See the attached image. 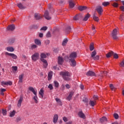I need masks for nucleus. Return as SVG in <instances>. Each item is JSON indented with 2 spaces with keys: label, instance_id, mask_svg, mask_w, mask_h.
<instances>
[{
  "label": "nucleus",
  "instance_id": "15",
  "mask_svg": "<svg viewBox=\"0 0 124 124\" xmlns=\"http://www.w3.org/2000/svg\"><path fill=\"white\" fill-rule=\"evenodd\" d=\"M83 18V16L81 14L78 15L74 17V19L77 20H80Z\"/></svg>",
  "mask_w": 124,
  "mask_h": 124
},
{
  "label": "nucleus",
  "instance_id": "32",
  "mask_svg": "<svg viewBox=\"0 0 124 124\" xmlns=\"http://www.w3.org/2000/svg\"><path fill=\"white\" fill-rule=\"evenodd\" d=\"M67 42H68V40L67 39H64L62 43V46H65L67 44Z\"/></svg>",
  "mask_w": 124,
  "mask_h": 124
},
{
  "label": "nucleus",
  "instance_id": "42",
  "mask_svg": "<svg viewBox=\"0 0 124 124\" xmlns=\"http://www.w3.org/2000/svg\"><path fill=\"white\" fill-rule=\"evenodd\" d=\"M93 19L94 21H96V22L98 21L99 20L98 17L95 16V14L93 15Z\"/></svg>",
  "mask_w": 124,
  "mask_h": 124
},
{
  "label": "nucleus",
  "instance_id": "27",
  "mask_svg": "<svg viewBox=\"0 0 124 124\" xmlns=\"http://www.w3.org/2000/svg\"><path fill=\"white\" fill-rule=\"evenodd\" d=\"M53 83L55 88H59V87H60V83H59V82L57 81L54 80Z\"/></svg>",
  "mask_w": 124,
  "mask_h": 124
},
{
  "label": "nucleus",
  "instance_id": "40",
  "mask_svg": "<svg viewBox=\"0 0 124 124\" xmlns=\"http://www.w3.org/2000/svg\"><path fill=\"white\" fill-rule=\"evenodd\" d=\"M95 55H96V51L94 50L92 53L91 57L93 58L94 57H95Z\"/></svg>",
  "mask_w": 124,
  "mask_h": 124
},
{
  "label": "nucleus",
  "instance_id": "7",
  "mask_svg": "<svg viewBox=\"0 0 124 124\" xmlns=\"http://www.w3.org/2000/svg\"><path fill=\"white\" fill-rule=\"evenodd\" d=\"M117 34H118V29H114L111 33L113 39H117V38H118V37H117Z\"/></svg>",
  "mask_w": 124,
  "mask_h": 124
},
{
  "label": "nucleus",
  "instance_id": "5",
  "mask_svg": "<svg viewBox=\"0 0 124 124\" xmlns=\"http://www.w3.org/2000/svg\"><path fill=\"white\" fill-rule=\"evenodd\" d=\"M31 58L32 62H36L39 59V53L37 52L35 53L32 55Z\"/></svg>",
  "mask_w": 124,
  "mask_h": 124
},
{
  "label": "nucleus",
  "instance_id": "26",
  "mask_svg": "<svg viewBox=\"0 0 124 124\" xmlns=\"http://www.w3.org/2000/svg\"><path fill=\"white\" fill-rule=\"evenodd\" d=\"M17 6H18V8H19V9H25V6H24L23 4H22L21 3H18Z\"/></svg>",
  "mask_w": 124,
  "mask_h": 124
},
{
  "label": "nucleus",
  "instance_id": "24",
  "mask_svg": "<svg viewBox=\"0 0 124 124\" xmlns=\"http://www.w3.org/2000/svg\"><path fill=\"white\" fill-rule=\"evenodd\" d=\"M74 93L71 92L70 93L69 95L66 97V99L67 100H70V99H71L72 96L73 95Z\"/></svg>",
  "mask_w": 124,
  "mask_h": 124
},
{
  "label": "nucleus",
  "instance_id": "46",
  "mask_svg": "<svg viewBox=\"0 0 124 124\" xmlns=\"http://www.w3.org/2000/svg\"><path fill=\"white\" fill-rule=\"evenodd\" d=\"M113 116H114V119H115L116 120H118L119 119V115H118V114L114 113Z\"/></svg>",
  "mask_w": 124,
  "mask_h": 124
},
{
  "label": "nucleus",
  "instance_id": "6",
  "mask_svg": "<svg viewBox=\"0 0 124 124\" xmlns=\"http://www.w3.org/2000/svg\"><path fill=\"white\" fill-rule=\"evenodd\" d=\"M5 55L11 57V58H12V59H13L14 60H17V59H18V57L17 56V55L15 54L14 53H9L7 52H6L5 53Z\"/></svg>",
  "mask_w": 124,
  "mask_h": 124
},
{
  "label": "nucleus",
  "instance_id": "3",
  "mask_svg": "<svg viewBox=\"0 0 124 124\" xmlns=\"http://www.w3.org/2000/svg\"><path fill=\"white\" fill-rule=\"evenodd\" d=\"M60 74L63 77L64 80H66V81L70 80V74L68 72H61Z\"/></svg>",
  "mask_w": 124,
  "mask_h": 124
},
{
  "label": "nucleus",
  "instance_id": "10",
  "mask_svg": "<svg viewBox=\"0 0 124 124\" xmlns=\"http://www.w3.org/2000/svg\"><path fill=\"white\" fill-rule=\"evenodd\" d=\"M78 115L79 118H81V119H85L86 118V115H85V114L83 113L82 111H80L78 112Z\"/></svg>",
  "mask_w": 124,
  "mask_h": 124
},
{
  "label": "nucleus",
  "instance_id": "34",
  "mask_svg": "<svg viewBox=\"0 0 124 124\" xmlns=\"http://www.w3.org/2000/svg\"><path fill=\"white\" fill-rule=\"evenodd\" d=\"M95 103H96L95 101H93L91 100L89 102L90 105H91V106H92L93 107V106H94V105H95Z\"/></svg>",
  "mask_w": 124,
  "mask_h": 124
},
{
  "label": "nucleus",
  "instance_id": "58",
  "mask_svg": "<svg viewBox=\"0 0 124 124\" xmlns=\"http://www.w3.org/2000/svg\"><path fill=\"white\" fill-rule=\"evenodd\" d=\"M63 121H64L65 122H67V121H68L67 118H66V117H63Z\"/></svg>",
  "mask_w": 124,
  "mask_h": 124
},
{
  "label": "nucleus",
  "instance_id": "50",
  "mask_svg": "<svg viewBox=\"0 0 124 124\" xmlns=\"http://www.w3.org/2000/svg\"><path fill=\"white\" fill-rule=\"evenodd\" d=\"M112 6H113L114 7H118L119 6V4H118V3L114 2L112 4Z\"/></svg>",
  "mask_w": 124,
  "mask_h": 124
},
{
  "label": "nucleus",
  "instance_id": "63",
  "mask_svg": "<svg viewBox=\"0 0 124 124\" xmlns=\"http://www.w3.org/2000/svg\"><path fill=\"white\" fill-rule=\"evenodd\" d=\"M71 31V28L70 27H68L66 31Z\"/></svg>",
  "mask_w": 124,
  "mask_h": 124
},
{
  "label": "nucleus",
  "instance_id": "16",
  "mask_svg": "<svg viewBox=\"0 0 124 124\" xmlns=\"http://www.w3.org/2000/svg\"><path fill=\"white\" fill-rule=\"evenodd\" d=\"M44 17L46 20H50L51 19V17L49 16V13L47 11L45 13Z\"/></svg>",
  "mask_w": 124,
  "mask_h": 124
},
{
  "label": "nucleus",
  "instance_id": "48",
  "mask_svg": "<svg viewBox=\"0 0 124 124\" xmlns=\"http://www.w3.org/2000/svg\"><path fill=\"white\" fill-rule=\"evenodd\" d=\"M93 59H94L95 61H96L97 60H99V56L98 55H97L96 56H94L93 58Z\"/></svg>",
  "mask_w": 124,
  "mask_h": 124
},
{
  "label": "nucleus",
  "instance_id": "60",
  "mask_svg": "<svg viewBox=\"0 0 124 124\" xmlns=\"http://www.w3.org/2000/svg\"><path fill=\"white\" fill-rule=\"evenodd\" d=\"M6 90L4 88H1L0 89V92L4 93V92H6Z\"/></svg>",
  "mask_w": 124,
  "mask_h": 124
},
{
  "label": "nucleus",
  "instance_id": "2",
  "mask_svg": "<svg viewBox=\"0 0 124 124\" xmlns=\"http://www.w3.org/2000/svg\"><path fill=\"white\" fill-rule=\"evenodd\" d=\"M48 53L46 54L44 53H42L40 55V60L41 62H43L44 67H47V66H48V62H47V61L44 59L47 58V56H48Z\"/></svg>",
  "mask_w": 124,
  "mask_h": 124
},
{
  "label": "nucleus",
  "instance_id": "23",
  "mask_svg": "<svg viewBox=\"0 0 124 124\" xmlns=\"http://www.w3.org/2000/svg\"><path fill=\"white\" fill-rule=\"evenodd\" d=\"M58 119H59V116H58V114L54 115L53 117V123H54V124H56V123L58 122Z\"/></svg>",
  "mask_w": 124,
  "mask_h": 124
},
{
  "label": "nucleus",
  "instance_id": "30",
  "mask_svg": "<svg viewBox=\"0 0 124 124\" xmlns=\"http://www.w3.org/2000/svg\"><path fill=\"white\" fill-rule=\"evenodd\" d=\"M90 17H91V15H90V14H87L84 17V18H83V21H88V19H89V18H90Z\"/></svg>",
  "mask_w": 124,
  "mask_h": 124
},
{
  "label": "nucleus",
  "instance_id": "56",
  "mask_svg": "<svg viewBox=\"0 0 124 124\" xmlns=\"http://www.w3.org/2000/svg\"><path fill=\"white\" fill-rule=\"evenodd\" d=\"M20 121H21V117H17L16 120V122L18 123V122H20Z\"/></svg>",
  "mask_w": 124,
  "mask_h": 124
},
{
  "label": "nucleus",
  "instance_id": "35",
  "mask_svg": "<svg viewBox=\"0 0 124 124\" xmlns=\"http://www.w3.org/2000/svg\"><path fill=\"white\" fill-rule=\"evenodd\" d=\"M55 100L57 102V103H58V104H59V105H61V106H62V101H61V99H60L58 98H55Z\"/></svg>",
  "mask_w": 124,
  "mask_h": 124
},
{
  "label": "nucleus",
  "instance_id": "14",
  "mask_svg": "<svg viewBox=\"0 0 124 124\" xmlns=\"http://www.w3.org/2000/svg\"><path fill=\"white\" fill-rule=\"evenodd\" d=\"M86 75L87 76H92V77H93V76H95V73L94 72H93L92 71H89L87 73H86Z\"/></svg>",
  "mask_w": 124,
  "mask_h": 124
},
{
  "label": "nucleus",
  "instance_id": "43",
  "mask_svg": "<svg viewBox=\"0 0 124 124\" xmlns=\"http://www.w3.org/2000/svg\"><path fill=\"white\" fill-rule=\"evenodd\" d=\"M109 87L111 90V91H115V90H116V88L115 87H114V86H113V84H110L109 85Z\"/></svg>",
  "mask_w": 124,
  "mask_h": 124
},
{
  "label": "nucleus",
  "instance_id": "9",
  "mask_svg": "<svg viewBox=\"0 0 124 124\" xmlns=\"http://www.w3.org/2000/svg\"><path fill=\"white\" fill-rule=\"evenodd\" d=\"M96 10L99 15H101L102 13L103 12V9L101 6H98L96 8Z\"/></svg>",
  "mask_w": 124,
  "mask_h": 124
},
{
  "label": "nucleus",
  "instance_id": "38",
  "mask_svg": "<svg viewBox=\"0 0 124 124\" xmlns=\"http://www.w3.org/2000/svg\"><path fill=\"white\" fill-rule=\"evenodd\" d=\"M119 19L120 21H121V22H123V21H124V14H123L122 15H120Z\"/></svg>",
  "mask_w": 124,
  "mask_h": 124
},
{
  "label": "nucleus",
  "instance_id": "21",
  "mask_svg": "<svg viewBox=\"0 0 124 124\" xmlns=\"http://www.w3.org/2000/svg\"><path fill=\"white\" fill-rule=\"evenodd\" d=\"M34 17L36 20H39L42 18V16L39 14H35Z\"/></svg>",
  "mask_w": 124,
  "mask_h": 124
},
{
  "label": "nucleus",
  "instance_id": "11",
  "mask_svg": "<svg viewBox=\"0 0 124 124\" xmlns=\"http://www.w3.org/2000/svg\"><path fill=\"white\" fill-rule=\"evenodd\" d=\"M63 62H64L63 58H62V56H59L58 57V64H60L61 65H62V64L63 63Z\"/></svg>",
  "mask_w": 124,
  "mask_h": 124
},
{
  "label": "nucleus",
  "instance_id": "8",
  "mask_svg": "<svg viewBox=\"0 0 124 124\" xmlns=\"http://www.w3.org/2000/svg\"><path fill=\"white\" fill-rule=\"evenodd\" d=\"M2 86H12V81H2L1 82Z\"/></svg>",
  "mask_w": 124,
  "mask_h": 124
},
{
  "label": "nucleus",
  "instance_id": "28",
  "mask_svg": "<svg viewBox=\"0 0 124 124\" xmlns=\"http://www.w3.org/2000/svg\"><path fill=\"white\" fill-rule=\"evenodd\" d=\"M113 55H114V52H113V51H110L106 54V57L107 58H110V57H112Z\"/></svg>",
  "mask_w": 124,
  "mask_h": 124
},
{
  "label": "nucleus",
  "instance_id": "13",
  "mask_svg": "<svg viewBox=\"0 0 124 124\" xmlns=\"http://www.w3.org/2000/svg\"><path fill=\"white\" fill-rule=\"evenodd\" d=\"M69 62H71L70 63L71 66L74 67L76 66V61L75 59H69Z\"/></svg>",
  "mask_w": 124,
  "mask_h": 124
},
{
  "label": "nucleus",
  "instance_id": "54",
  "mask_svg": "<svg viewBox=\"0 0 124 124\" xmlns=\"http://www.w3.org/2000/svg\"><path fill=\"white\" fill-rule=\"evenodd\" d=\"M48 89H49V90H53V85H52L51 84H50L48 86Z\"/></svg>",
  "mask_w": 124,
  "mask_h": 124
},
{
  "label": "nucleus",
  "instance_id": "36",
  "mask_svg": "<svg viewBox=\"0 0 124 124\" xmlns=\"http://www.w3.org/2000/svg\"><path fill=\"white\" fill-rule=\"evenodd\" d=\"M34 42L37 45H41V42L38 39H35Z\"/></svg>",
  "mask_w": 124,
  "mask_h": 124
},
{
  "label": "nucleus",
  "instance_id": "61",
  "mask_svg": "<svg viewBox=\"0 0 124 124\" xmlns=\"http://www.w3.org/2000/svg\"><path fill=\"white\" fill-rule=\"evenodd\" d=\"M65 87L66 89H70V85L69 84H66Z\"/></svg>",
  "mask_w": 124,
  "mask_h": 124
},
{
  "label": "nucleus",
  "instance_id": "31",
  "mask_svg": "<svg viewBox=\"0 0 124 124\" xmlns=\"http://www.w3.org/2000/svg\"><path fill=\"white\" fill-rule=\"evenodd\" d=\"M78 9L80 11H83V10H86V9H87V7H86V6H79V7H78Z\"/></svg>",
  "mask_w": 124,
  "mask_h": 124
},
{
  "label": "nucleus",
  "instance_id": "55",
  "mask_svg": "<svg viewBox=\"0 0 124 124\" xmlns=\"http://www.w3.org/2000/svg\"><path fill=\"white\" fill-rule=\"evenodd\" d=\"M101 74H102L101 75V76H103V75H105V76H106V75L107 74V72L106 71H103V72H101Z\"/></svg>",
  "mask_w": 124,
  "mask_h": 124
},
{
  "label": "nucleus",
  "instance_id": "41",
  "mask_svg": "<svg viewBox=\"0 0 124 124\" xmlns=\"http://www.w3.org/2000/svg\"><path fill=\"white\" fill-rule=\"evenodd\" d=\"M15 113H16L15 110H13V111L11 112L10 113V117H14V116H15Z\"/></svg>",
  "mask_w": 124,
  "mask_h": 124
},
{
  "label": "nucleus",
  "instance_id": "59",
  "mask_svg": "<svg viewBox=\"0 0 124 124\" xmlns=\"http://www.w3.org/2000/svg\"><path fill=\"white\" fill-rule=\"evenodd\" d=\"M120 9L121 11L124 12V6H121Z\"/></svg>",
  "mask_w": 124,
  "mask_h": 124
},
{
  "label": "nucleus",
  "instance_id": "47",
  "mask_svg": "<svg viewBox=\"0 0 124 124\" xmlns=\"http://www.w3.org/2000/svg\"><path fill=\"white\" fill-rule=\"evenodd\" d=\"M121 67H124V59L120 62Z\"/></svg>",
  "mask_w": 124,
  "mask_h": 124
},
{
  "label": "nucleus",
  "instance_id": "4",
  "mask_svg": "<svg viewBox=\"0 0 124 124\" xmlns=\"http://www.w3.org/2000/svg\"><path fill=\"white\" fill-rule=\"evenodd\" d=\"M77 57V53H76V52H73L70 54L69 57L66 56L64 57V60L67 61H68V60H70V59L74 60V59H76Z\"/></svg>",
  "mask_w": 124,
  "mask_h": 124
},
{
  "label": "nucleus",
  "instance_id": "53",
  "mask_svg": "<svg viewBox=\"0 0 124 124\" xmlns=\"http://www.w3.org/2000/svg\"><path fill=\"white\" fill-rule=\"evenodd\" d=\"M47 29H48V28H47V27L45 26V27H42V28L41 29V31H46V30H47Z\"/></svg>",
  "mask_w": 124,
  "mask_h": 124
},
{
  "label": "nucleus",
  "instance_id": "52",
  "mask_svg": "<svg viewBox=\"0 0 124 124\" xmlns=\"http://www.w3.org/2000/svg\"><path fill=\"white\" fill-rule=\"evenodd\" d=\"M61 88L62 90V91H64V90H65V86L63 84L62 85Z\"/></svg>",
  "mask_w": 124,
  "mask_h": 124
},
{
  "label": "nucleus",
  "instance_id": "49",
  "mask_svg": "<svg viewBox=\"0 0 124 124\" xmlns=\"http://www.w3.org/2000/svg\"><path fill=\"white\" fill-rule=\"evenodd\" d=\"M2 114L3 115V116H6L7 111H6V110L2 109Z\"/></svg>",
  "mask_w": 124,
  "mask_h": 124
},
{
  "label": "nucleus",
  "instance_id": "51",
  "mask_svg": "<svg viewBox=\"0 0 124 124\" xmlns=\"http://www.w3.org/2000/svg\"><path fill=\"white\" fill-rule=\"evenodd\" d=\"M113 55L114 59H119V56L117 54L115 53L114 54V53H113Z\"/></svg>",
  "mask_w": 124,
  "mask_h": 124
},
{
  "label": "nucleus",
  "instance_id": "19",
  "mask_svg": "<svg viewBox=\"0 0 124 124\" xmlns=\"http://www.w3.org/2000/svg\"><path fill=\"white\" fill-rule=\"evenodd\" d=\"M8 31H14L15 30V26L14 25H11L8 27Z\"/></svg>",
  "mask_w": 124,
  "mask_h": 124
},
{
  "label": "nucleus",
  "instance_id": "64",
  "mask_svg": "<svg viewBox=\"0 0 124 124\" xmlns=\"http://www.w3.org/2000/svg\"><path fill=\"white\" fill-rule=\"evenodd\" d=\"M80 89H81V90H84V87L83 85H82V84H80Z\"/></svg>",
  "mask_w": 124,
  "mask_h": 124
},
{
  "label": "nucleus",
  "instance_id": "17",
  "mask_svg": "<svg viewBox=\"0 0 124 124\" xmlns=\"http://www.w3.org/2000/svg\"><path fill=\"white\" fill-rule=\"evenodd\" d=\"M23 100H24V98H23V97H20L17 103L18 107H21V105L22 104V102H23Z\"/></svg>",
  "mask_w": 124,
  "mask_h": 124
},
{
  "label": "nucleus",
  "instance_id": "29",
  "mask_svg": "<svg viewBox=\"0 0 124 124\" xmlns=\"http://www.w3.org/2000/svg\"><path fill=\"white\" fill-rule=\"evenodd\" d=\"M12 71L14 73H16V72L17 71V70H18V67L16 66H13L12 67Z\"/></svg>",
  "mask_w": 124,
  "mask_h": 124
},
{
  "label": "nucleus",
  "instance_id": "20",
  "mask_svg": "<svg viewBox=\"0 0 124 124\" xmlns=\"http://www.w3.org/2000/svg\"><path fill=\"white\" fill-rule=\"evenodd\" d=\"M6 50L8 52H14L15 49L12 46H8L6 47Z\"/></svg>",
  "mask_w": 124,
  "mask_h": 124
},
{
  "label": "nucleus",
  "instance_id": "62",
  "mask_svg": "<svg viewBox=\"0 0 124 124\" xmlns=\"http://www.w3.org/2000/svg\"><path fill=\"white\" fill-rule=\"evenodd\" d=\"M93 98L94 99V100H96V99H98V97H97V96L96 95H94L93 96Z\"/></svg>",
  "mask_w": 124,
  "mask_h": 124
},
{
  "label": "nucleus",
  "instance_id": "18",
  "mask_svg": "<svg viewBox=\"0 0 124 124\" xmlns=\"http://www.w3.org/2000/svg\"><path fill=\"white\" fill-rule=\"evenodd\" d=\"M24 74H22L21 75H20L18 79H19V83H22L23 82V79H24Z\"/></svg>",
  "mask_w": 124,
  "mask_h": 124
},
{
  "label": "nucleus",
  "instance_id": "22",
  "mask_svg": "<svg viewBox=\"0 0 124 124\" xmlns=\"http://www.w3.org/2000/svg\"><path fill=\"white\" fill-rule=\"evenodd\" d=\"M69 4L70 8H73V7L75 6V3H74V2L71 0L69 1Z\"/></svg>",
  "mask_w": 124,
  "mask_h": 124
},
{
  "label": "nucleus",
  "instance_id": "33",
  "mask_svg": "<svg viewBox=\"0 0 124 124\" xmlns=\"http://www.w3.org/2000/svg\"><path fill=\"white\" fill-rule=\"evenodd\" d=\"M101 123H104V122H107V118L105 117H103L102 118L100 119Z\"/></svg>",
  "mask_w": 124,
  "mask_h": 124
},
{
  "label": "nucleus",
  "instance_id": "39",
  "mask_svg": "<svg viewBox=\"0 0 124 124\" xmlns=\"http://www.w3.org/2000/svg\"><path fill=\"white\" fill-rule=\"evenodd\" d=\"M109 4H110V2L108 1L103 2L102 3V5H103V6H107V5H109Z\"/></svg>",
  "mask_w": 124,
  "mask_h": 124
},
{
  "label": "nucleus",
  "instance_id": "37",
  "mask_svg": "<svg viewBox=\"0 0 124 124\" xmlns=\"http://www.w3.org/2000/svg\"><path fill=\"white\" fill-rule=\"evenodd\" d=\"M94 49V46L93 44L92 43L90 45V51H93Z\"/></svg>",
  "mask_w": 124,
  "mask_h": 124
},
{
  "label": "nucleus",
  "instance_id": "45",
  "mask_svg": "<svg viewBox=\"0 0 124 124\" xmlns=\"http://www.w3.org/2000/svg\"><path fill=\"white\" fill-rule=\"evenodd\" d=\"M37 47V46L36 45H32L31 46V48L32 50H33V49H35V48H36Z\"/></svg>",
  "mask_w": 124,
  "mask_h": 124
},
{
  "label": "nucleus",
  "instance_id": "44",
  "mask_svg": "<svg viewBox=\"0 0 124 124\" xmlns=\"http://www.w3.org/2000/svg\"><path fill=\"white\" fill-rule=\"evenodd\" d=\"M92 31H93V34H94V33L96 32V31L95 30V27H94L93 25H92Z\"/></svg>",
  "mask_w": 124,
  "mask_h": 124
},
{
  "label": "nucleus",
  "instance_id": "1",
  "mask_svg": "<svg viewBox=\"0 0 124 124\" xmlns=\"http://www.w3.org/2000/svg\"><path fill=\"white\" fill-rule=\"evenodd\" d=\"M28 90L31 92L34 95L33 97V99L35 103H38V97H37V90L34 89L33 87L30 86L28 88Z\"/></svg>",
  "mask_w": 124,
  "mask_h": 124
},
{
  "label": "nucleus",
  "instance_id": "57",
  "mask_svg": "<svg viewBox=\"0 0 124 124\" xmlns=\"http://www.w3.org/2000/svg\"><path fill=\"white\" fill-rule=\"evenodd\" d=\"M46 37H51V33L49 31L47 32L46 35Z\"/></svg>",
  "mask_w": 124,
  "mask_h": 124
},
{
  "label": "nucleus",
  "instance_id": "12",
  "mask_svg": "<svg viewBox=\"0 0 124 124\" xmlns=\"http://www.w3.org/2000/svg\"><path fill=\"white\" fill-rule=\"evenodd\" d=\"M39 94L40 95L39 96L40 98H43V97H44V90L43 88L40 89V91L39 92Z\"/></svg>",
  "mask_w": 124,
  "mask_h": 124
},
{
  "label": "nucleus",
  "instance_id": "25",
  "mask_svg": "<svg viewBox=\"0 0 124 124\" xmlns=\"http://www.w3.org/2000/svg\"><path fill=\"white\" fill-rule=\"evenodd\" d=\"M53 76V72L52 71H50L48 74V81H50L51 79H52V77Z\"/></svg>",
  "mask_w": 124,
  "mask_h": 124
}]
</instances>
